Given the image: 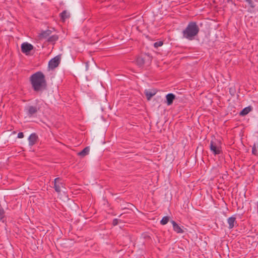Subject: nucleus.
<instances>
[{
    "label": "nucleus",
    "mask_w": 258,
    "mask_h": 258,
    "mask_svg": "<svg viewBox=\"0 0 258 258\" xmlns=\"http://www.w3.org/2000/svg\"><path fill=\"white\" fill-rule=\"evenodd\" d=\"M30 82L33 90L37 93L42 92L46 89L47 83L45 76L41 72H37L30 77Z\"/></svg>",
    "instance_id": "obj_1"
},
{
    "label": "nucleus",
    "mask_w": 258,
    "mask_h": 258,
    "mask_svg": "<svg viewBox=\"0 0 258 258\" xmlns=\"http://www.w3.org/2000/svg\"><path fill=\"white\" fill-rule=\"evenodd\" d=\"M199 28L196 22H191L188 23L186 28L183 31V37L189 40L194 39L198 34Z\"/></svg>",
    "instance_id": "obj_2"
},
{
    "label": "nucleus",
    "mask_w": 258,
    "mask_h": 258,
    "mask_svg": "<svg viewBox=\"0 0 258 258\" xmlns=\"http://www.w3.org/2000/svg\"><path fill=\"white\" fill-rule=\"evenodd\" d=\"M151 57L149 55H144L138 56L136 59V63L140 67H142L145 63H150Z\"/></svg>",
    "instance_id": "obj_3"
},
{
    "label": "nucleus",
    "mask_w": 258,
    "mask_h": 258,
    "mask_svg": "<svg viewBox=\"0 0 258 258\" xmlns=\"http://www.w3.org/2000/svg\"><path fill=\"white\" fill-rule=\"evenodd\" d=\"M210 148L212 153L215 155H219L222 153L221 147L219 143L211 141Z\"/></svg>",
    "instance_id": "obj_4"
},
{
    "label": "nucleus",
    "mask_w": 258,
    "mask_h": 258,
    "mask_svg": "<svg viewBox=\"0 0 258 258\" xmlns=\"http://www.w3.org/2000/svg\"><path fill=\"white\" fill-rule=\"evenodd\" d=\"M54 188L56 192L60 193L62 188H64V184L62 181L61 179L59 178H56L54 181Z\"/></svg>",
    "instance_id": "obj_5"
},
{
    "label": "nucleus",
    "mask_w": 258,
    "mask_h": 258,
    "mask_svg": "<svg viewBox=\"0 0 258 258\" xmlns=\"http://www.w3.org/2000/svg\"><path fill=\"white\" fill-rule=\"evenodd\" d=\"M33 49V46L27 42L23 43L21 45L22 52L26 54H28Z\"/></svg>",
    "instance_id": "obj_6"
},
{
    "label": "nucleus",
    "mask_w": 258,
    "mask_h": 258,
    "mask_svg": "<svg viewBox=\"0 0 258 258\" xmlns=\"http://www.w3.org/2000/svg\"><path fill=\"white\" fill-rule=\"evenodd\" d=\"M60 62V57L58 56H56L54 58H52L48 63V66L49 68L53 69L57 67Z\"/></svg>",
    "instance_id": "obj_7"
},
{
    "label": "nucleus",
    "mask_w": 258,
    "mask_h": 258,
    "mask_svg": "<svg viewBox=\"0 0 258 258\" xmlns=\"http://www.w3.org/2000/svg\"><path fill=\"white\" fill-rule=\"evenodd\" d=\"M39 110V107L34 106H29L26 109V112L29 117H31L35 114Z\"/></svg>",
    "instance_id": "obj_8"
},
{
    "label": "nucleus",
    "mask_w": 258,
    "mask_h": 258,
    "mask_svg": "<svg viewBox=\"0 0 258 258\" xmlns=\"http://www.w3.org/2000/svg\"><path fill=\"white\" fill-rule=\"evenodd\" d=\"M38 137L35 134H32L28 138L29 144L32 146L34 145L37 142Z\"/></svg>",
    "instance_id": "obj_9"
},
{
    "label": "nucleus",
    "mask_w": 258,
    "mask_h": 258,
    "mask_svg": "<svg viewBox=\"0 0 258 258\" xmlns=\"http://www.w3.org/2000/svg\"><path fill=\"white\" fill-rule=\"evenodd\" d=\"M171 223L173 225V230L177 233H183L184 230L174 221H171Z\"/></svg>",
    "instance_id": "obj_10"
},
{
    "label": "nucleus",
    "mask_w": 258,
    "mask_h": 258,
    "mask_svg": "<svg viewBox=\"0 0 258 258\" xmlns=\"http://www.w3.org/2000/svg\"><path fill=\"white\" fill-rule=\"evenodd\" d=\"M166 98L167 105H170L172 104L174 99L175 98V96L172 93H169L166 96Z\"/></svg>",
    "instance_id": "obj_11"
},
{
    "label": "nucleus",
    "mask_w": 258,
    "mask_h": 258,
    "mask_svg": "<svg viewBox=\"0 0 258 258\" xmlns=\"http://www.w3.org/2000/svg\"><path fill=\"white\" fill-rule=\"evenodd\" d=\"M156 93L155 90H146L145 91V94L148 100H150L151 98L154 96Z\"/></svg>",
    "instance_id": "obj_12"
},
{
    "label": "nucleus",
    "mask_w": 258,
    "mask_h": 258,
    "mask_svg": "<svg viewBox=\"0 0 258 258\" xmlns=\"http://www.w3.org/2000/svg\"><path fill=\"white\" fill-rule=\"evenodd\" d=\"M227 222L229 225V226H228L229 228L232 229L234 227L235 224L236 223V218L234 217H229L227 219Z\"/></svg>",
    "instance_id": "obj_13"
},
{
    "label": "nucleus",
    "mask_w": 258,
    "mask_h": 258,
    "mask_svg": "<svg viewBox=\"0 0 258 258\" xmlns=\"http://www.w3.org/2000/svg\"><path fill=\"white\" fill-rule=\"evenodd\" d=\"M70 16V13L67 10L63 11L62 13L60 14V17L61 20L64 22L67 19L69 18Z\"/></svg>",
    "instance_id": "obj_14"
},
{
    "label": "nucleus",
    "mask_w": 258,
    "mask_h": 258,
    "mask_svg": "<svg viewBox=\"0 0 258 258\" xmlns=\"http://www.w3.org/2000/svg\"><path fill=\"white\" fill-rule=\"evenodd\" d=\"M51 31L49 30H47L46 31L42 32L40 34V39H45L48 38L49 35L51 34Z\"/></svg>",
    "instance_id": "obj_15"
},
{
    "label": "nucleus",
    "mask_w": 258,
    "mask_h": 258,
    "mask_svg": "<svg viewBox=\"0 0 258 258\" xmlns=\"http://www.w3.org/2000/svg\"><path fill=\"white\" fill-rule=\"evenodd\" d=\"M89 151H90L89 147H87L85 148L82 151L78 153V155H79L81 157H83L86 156L87 155H88L89 153Z\"/></svg>",
    "instance_id": "obj_16"
},
{
    "label": "nucleus",
    "mask_w": 258,
    "mask_h": 258,
    "mask_svg": "<svg viewBox=\"0 0 258 258\" xmlns=\"http://www.w3.org/2000/svg\"><path fill=\"white\" fill-rule=\"evenodd\" d=\"M252 110L251 106H248L243 109L240 113V115L241 116H244L247 114Z\"/></svg>",
    "instance_id": "obj_17"
},
{
    "label": "nucleus",
    "mask_w": 258,
    "mask_h": 258,
    "mask_svg": "<svg viewBox=\"0 0 258 258\" xmlns=\"http://www.w3.org/2000/svg\"><path fill=\"white\" fill-rule=\"evenodd\" d=\"M58 38V37L57 35H53L51 36H49L48 39H47V41L49 42H51V43H54L57 40Z\"/></svg>",
    "instance_id": "obj_18"
},
{
    "label": "nucleus",
    "mask_w": 258,
    "mask_h": 258,
    "mask_svg": "<svg viewBox=\"0 0 258 258\" xmlns=\"http://www.w3.org/2000/svg\"><path fill=\"white\" fill-rule=\"evenodd\" d=\"M169 220V218L168 216L164 217L160 221L161 224L164 225L166 224Z\"/></svg>",
    "instance_id": "obj_19"
},
{
    "label": "nucleus",
    "mask_w": 258,
    "mask_h": 258,
    "mask_svg": "<svg viewBox=\"0 0 258 258\" xmlns=\"http://www.w3.org/2000/svg\"><path fill=\"white\" fill-rule=\"evenodd\" d=\"M163 43L161 41L156 42L154 43V46L155 48H158V47L161 46L163 45Z\"/></svg>",
    "instance_id": "obj_20"
},
{
    "label": "nucleus",
    "mask_w": 258,
    "mask_h": 258,
    "mask_svg": "<svg viewBox=\"0 0 258 258\" xmlns=\"http://www.w3.org/2000/svg\"><path fill=\"white\" fill-rule=\"evenodd\" d=\"M246 2L247 3L248 5L252 8H254L255 5L254 4L252 0H245Z\"/></svg>",
    "instance_id": "obj_21"
},
{
    "label": "nucleus",
    "mask_w": 258,
    "mask_h": 258,
    "mask_svg": "<svg viewBox=\"0 0 258 258\" xmlns=\"http://www.w3.org/2000/svg\"><path fill=\"white\" fill-rule=\"evenodd\" d=\"M252 153L253 154H254L255 155H257V149L255 146L252 147Z\"/></svg>",
    "instance_id": "obj_22"
},
{
    "label": "nucleus",
    "mask_w": 258,
    "mask_h": 258,
    "mask_svg": "<svg viewBox=\"0 0 258 258\" xmlns=\"http://www.w3.org/2000/svg\"><path fill=\"white\" fill-rule=\"evenodd\" d=\"M4 216V211L0 209V220L2 219Z\"/></svg>",
    "instance_id": "obj_23"
},
{
    "label": "nucleus",
    "mask_w": 258,
    "mask_h": 258,
    "mask_svg": "<svg viewBox=\"0 0 258 258\" xmlns=\"http://www.w3.org/2000/svg\"><path fill=\"white\" fill-rule=\"evenodd\" d=\"M24 137V134L22 132H20L18 134V138H23Z\"/></svg>",
    "instance_id": "obj_24"
},
{
    "label": "nucleus",
    "mask_w": 258,
    "mask_h": 258,
    "mask_svg": "<svg viewBox=\"0 0 258 258\" xmlns=\"http://www.w3.org/2000/svg\"><path fill=\"white\" fill-rule=\"evenodd\" d=\"M117 223H118V220L116 219H114L113 221V222H112L113 225L115 226V225H116L117 224Z\"/></svg>",
    "instance_id": "obj_25"
}]
</instances>
